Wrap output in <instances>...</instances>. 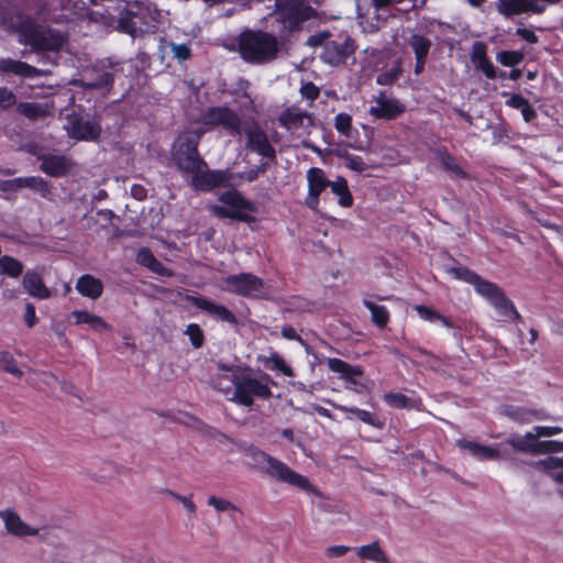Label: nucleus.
Here are the masks:
<instances>
[{
	"label": "nucleus",
	"mask_w": 563,
	"mask_h": 563,
	"mask_svg": "<svg viewBox=\"0 0 563 563\" xmlns=\"http://www.w3.org/2000/svg\"><path fill=\"white\" fill-rule=\"evenodd\" d=\"M416 57H427L431 47V41L419 34H412L408 40Z\"/></svg>",
	"instance_id": "nucleus-42"
},
{
	"label": "nucleus",
	"mask_w": 563,
	"mask_h": 563,
	"mask_svg": "<svg viewBox=\"0 0 563 563\" xmlns=\"http://www.w3.org/2000/svg\"><path fill=\"white\" fill-rule=\"evenodd\" d=\"M166 493L172 497L174 498L175 500L179 501L183 507L187 510L188 515L190 517L195 516L196 515V511H197V507H196V504L194 503L192 500V495H188V496H185V495H180L174 490H166Z\"/></svg>",
	"instance_id": "nucleus-49"
},
{
	"label": "nucleus",
	"mask_w": 563,
	"mask_h": 563,
	"mask_svg": "<svg viewBox=\"0 0 563 563\" xmlns=\"http://www.w3.org/2000/svg\"><path fill=\"white\" fill-rule=\"evenodd\" d=\"M438 161L442 167L455 177L465 178L466 173L459 166L455 158L451 156L445 150H438L435 152Z\"/></svg>",
	"instance_id": "nucleus-38"
},
{
	"label": "nucleus",
	"mask_w": 563,
	"mask_h": 563,
	"mask_svg": "<svg viewBox=\"0 0 563 563\" xmlns=\"http://www.w3.org/2000/svg\"><path fill=\"white\" fill-rule=\"evenodd\" d=\"M0 519L3 522L7 533L13 537H36L40 533L38 528L30 526L29 523L23 521L20 515L14 510H0Z\"/></svg>",
	"instance_id": "nucleus-15"
},
{
	"label": "nucleus",
	"mask_w": 563,
	"mask_h": 563,
	"mask_svg": "<svg viewBox=\"0 0 563 563\" xmlns=\"http://www.w3.org/2000/svg\"><path fill=\"white\" fill-rule=\"evenodd\" d=\"M201 135L202 131L180 135L175 142L173 158L177 167L191 178L192 187L210 190L228 181V173L207 168V164L198 153Z\"/></svg>",
	"instance_id": "nucleus-3"
},
{
	"label": "nucleus",
	"mask_w": 563,
	"mask_h": 563,
	"mask_svg": "<svg viewBox=\"0 0 563 563\" xmlns=\"http://www.w3.org/2000/svg\"><path fill=\"white\" fill-rule=\"evenodd\" d=\"M114 73L108 69L103 64L95 66L92 69L85 71L80 82L84 87L92 89H102L112 86Z\"/></svg>",
	"instance_id": "nucleus-20"
},
{
	"label": "nucleus",
	"mask_w": 563,
	"mask_h": 563,
	"mask_svg": "<svg viewBox=\"0 0 563 563\" xmlns=\"http://www.w3.org/2000/svg\"><path fill=\"white\" fill-rule=\"evenodd\" d=\"M308 181V196L306 205L311 210H316L319 206L320 194L330 186V180L327 178L325 173L318 167H311L307 172Z\"/></svg>",
	"instance_id": "nucleus-16"
},
{
	"label": "nucleus",
	"mask_w": 563,
	"mask_h": 563,
	"mask_svg": "<svg viewBox=\"0 0 563 563\" xmlns=\"http://www.w3.org/2000/svg\"><path fill=\"white\" fill-rule=\"evenodd\" d=\"M368 113L375 119L394 120L406 110V106L396 98H389L384 92H379L373 100Z\"/></svg>",
	"instance_id": "nucleus-14"
},
{
	"label": "nucleus",
	"mask_w": 563,
	"mask_h": 563,
	"mask_svg": "<svg viewBox=\"0 0 563 563\" xmlns=\"http://www.w3.org/2000/svg\"><path fill=\"white\" fill-rule=\"evenodd\" d=\"M219 201L231 208L236 213H241L242 221L247 220V211H254V206L246 200L238 190L224 191L220 195Z\"/></svg>",
	"instance_id": "nucleus-25"
},
{
	"label": "nucleus",
	"mask_w": 563,
	"mask_h": 563,
	"mask_svg": "<svg viewBox=\"0 0 563 563\" xmlns=\"http://www.w3.org/2000/svg\"><path fill=\"white\" fill-rule=\"evenodd\" d=\"M353 52V41L349 36H344L327 41L320 58L327 64L336 66L344 63Z\"/></svg>",
	"instance_id": "nucleus-12"
},
{
	"label": "nucleus",
	"mask_w": 563,
	"mask_h": 563,
	"mask_svg": "<svg viewBox=\"0 0 563 563\" xmlns=\"http://www.w3.org/2000/svg\"><path fill=\"white\" fill-rule=\"evenodd\" d=\"M415 310L417 311L418 316L429 322H440L442 325L446 328H453L452 322L444 316L440 314L435 310L423 306L418 305L415 307Z\"/></svg>",
	"instance_id": "nucleus-41"
},
{
	"label": "nucleus",
	"mask_w": 563,
	"mask_h": 563,
	"mask_svg": "<svg viewBox=\"0 0 563 563\" xmlns=\"http://www.w3.org/2000/svg\"><path fill=\"white\" fill-rule=\"evenodd\" d=\"M351 550L347 545H331L325 549V555L328 558H339L346 554Z\"/></svg>",
	"instance_id": "nucleus-61"
},
{
	"label": "nucleus",
	"mask_w": 563,
	"mask_h": 563,
	"mask_svg": "<svg viewBox=\"0 0 563 563\" xmlns=\"http://www.w3.org/2000/svg\"><path fill=\"white\" fill-rule=\"evenodd\" d=\"M356 377L357 376H351L350 379H346L345 388L355 393H361L364 386L356 380Z\"/></svg>",
	"instance_id": "nucleus-64"
},
{
	"label": "nucleus",
	"mask_w": 563,
	"mask_h": 563,
	"mask_svg": "<svg viewBox=\"0 0 563 563\" xmlns=\"http://www.w3.org/2000/svg\"><path fill=\"white\" fill-rule=\"evenodd\" d=\"M137 262L162 276H172L173 273L165 267L148 250L142 249L137 253Z\"/></svg>",
	"instance_id": "nucleus-34"
},
{
	"label": "nucleus",
	"mask_w": 563,
	"mask_h": 563,
	"mask_svg": "<svg viewBox=\"0 0 563 563\" xmlns=\"http://www.w3.org/2000/svg\"><path fill=\"white\" fill-rule=\"evenodd\" d=\"M185 334L189 336L190 342L194 347L199 349L202 346L205 336H203L202 330L200 329V327L198 324L190 323L187 327Z\"/></svg>",
	"instance_id": "nucleus-50"
},
{
	"label": "nucleus",
	"mask_w": 563,
	"mask_h": 563,
	"mask_svg": "<svg viewBox=\"0 0 563 563\" xmlns=\"http://www.w3.org/2000/svg\"><path fill=\"white\" fill-rule=\"evenodd\" d=\"M243 455L250 467L268 475L277 482L295 486L308 494L319 495L317 488L306 476L295 472L286 463L265 453L261 449L253 445L247 446L243 450Z\"/></svg>",
	"instance_id": "nucleus-4"
},
{
	"label": "nucleus",
	"mask_w": 563,
	"mask_h": 563,
	"mask_svg": "<svg viewBox=\"0 0 563 563\" xmlns=\"http://www.w3.org/2000/svg\"><path fill=\"white\" fill-rule=\"evenodd\" d=\"M401 69L399 63L393 67L391 69L379 74L376 78V82L378 85H391L394 84L398 77L400 76Z\"/></svg>",
	"instance_id": "nucleus-51"
},
{
	"label": "nucleus",
	"mask_w": 563,
	"mask_h": 563,
	"mask_svg": "<svg viewBox=\"0 0 563 563\" xmlns=\"http://www.w3.org/2000/svg\"><path fill=\"white\" fill-rule=\"evenodd\" d=\"M333 407L342 412H350L355 415L361 421L367 423L369 426L380 428L382 423L377 420V418L369 411L356 408V407H346L343 405H335Z\"/></svg>",
	"instance_id": "nucleus-39"
},
{
	"label": "nucleus",
	"mask_w": 563,
	"mask_h": 563,
	"mask_svg": "<svg viewBox=\"0 0 563 563\" xmlns=\"http://www.w3.org/2000/svg\"><path fill=\"white\" fill-rule=\"evenodd\" d=\"M221 287L228 292L244 297L258 298L266 294L264 282L251 273L229 275L222 279Z\"/></svg>",
	"instance_id": "nucleus-8"
},
{
	"label": "nucleus",
	"mask_w": 563,
	"mask_h": 563,
	"mask_svg": "<svg viewBox=\"0 0 563 563\" xmlns=\"http://www.w3.org/2000/svg\"><path fill=\"white\" fill-rule=\"evenodd\" d=\"M500 412L508 419L521 424L531 423L536 420H547L549 418L544 410L527 406L504 405L500 408Z\"/></svg>",
	"instance_id": "nucleus-18"
},
{
	"label": "nucleus",
	"mask_w": 563,
	"mask_h": 563,
	"mask_svg": "<svg viewBox=\"0 0 563 563\" xmlns=\"http://www.w3.org/2000/svg\"><path fill=\"white\" fill-rule=\"evenodd\" d=\"M313 10L300 0H277L271 14V34L246 30L239 35L241 57L252 64H266L274 60L283 48V41L301 30L302 23L313 16Z\"/></svg>",
	"instance_id": "nucleus-1"
},
{
	"label": "nucleus",
	"mask_w": 563,
	"mask_h": 563,
	"mask_svg": "<svg viewBox=\"0 0 563 563\" xmlns=\"http://www.w3.org/2000/svg\"><path fill=\"white\" fill-rule=\"evenodd\" d=\"M16 110L30 120H37L51 113V107L47 103L37 102H21L18 104Z\"/></svg>",
	"instance_id": "nucleus-33"
},
{
	"label": "nucleus",
	"mask_w": 563,
	"mask_h": 563,
	"mask_svg": "<svg viewBox=\"0 0 563 563\" xmlns=\"http://www.w3.org/2000/svg\"><path fill=\"white\" fill-rule=\"evenodd\" d=\"M211 210L218 218H230V219H235V220H242L241 213H236L235 211H233L231 208H229L225 205L213 206L211 208Z\"/></svg>",
	"instance_id": "nucleus-56"
},
{
	"label": "nucleus",
	"mask_w": 563,
	"mask_h": 563,
	"mask_svg": "<svg viewBox=\"0 0 563 563\" xmlns=\"http://www.w3.org/2000/svg\"><path fill=\"white\" fill-rule=\"evenodd\" d=\"M334 128L341 135L349 137L352 131V117L345 112L338 113L334 118Z\"/></svg>",
	"instance_id": "nucleus-48"
},
{
	"label": "nucleus",
	"mask_w": 563,
	"mask_h": 563,
	"mask_svg": "<svg viewBox=\"0 0 563 563\" xmlns=\"http://www.w3.org/2000/svg\"><path fill=\"white\" fill-rule=\"evenodd\" d=\"M470 57L474 67L483 71L487 78L493 79L496 77V68L494 64L487 58V46L485 43L475 42L472 45Z\"/></svg>",
	"instance_id": "nucleus-24"
},
{
	"label": "nucleus",
	"mask_w": 563,
	"mask_h": 563,
	"mask_svg": "<svg viewBox=\"0 0 563 563\" xmlns=\"http://www.w3.org/2000/svg\"><path fill=\"white\" fill-rule=\"evenodd\" d=\"M534 440H537L533 430L523 435L514 434L506 439L505 443L521 453L533 454Z\"/></svg>",
	"instance_id": "nucleus-32"
},
{
	"label": "nucleus",
	"mask_w": 563,
	"mask_h": 563,
	"mask_svg": "<svg viewBox=\"0 0 563 563\" xmlns=\"http://www.w3.org/2000/svg\"><path fill=\"white\" fill-rule=\"evenodd\" d=\"M496 59L504 66L512 67L522 62L523 54L517 51H501L497 53Z\"/></svg>",
	"instance_id": "nucleus-47"
},
{
	"label": "nucleus",
	"mask_w": 563,
	"mask_h": 563,
	"mask_svg": "<svg viewBox=\"0 0 563 563\" xmlns=\"http://www.w3.org/2000/svg\"><path fill=\"white\" fill-rule=\"evenodd\" d=\"M205 125H221L231 135H241V119L239 114L227 107H213L207 109L201 115Z\"/></svg>",
	"instance_id": "nucleus-9"
},
{
	"label": "nucleus",
	"mask_w": 563,
	"mask_h": 563,
	"mask_svg": "<svg viewBox=\"0 0 563 563\" xmlns=\"http://www.w3.org/2000/svg\"><path fill=\"white\" fill-rule=\"evenodd\" d=\"M241 130L246 136V147L249 150L263 157L275 159V148L269 143L266 133L257 124H247Z\"/></svg>",
	"instance_id": "nucleus-13"
},
{
	"label": "nucleus",
	"mask_w": 563,
	"mask_h": 563,
	"mask_svg": "<svg viewBox=\"0 0 563 563\" xmlns=\"http://www.w3.org/2000/svg\"><path fill=\"white\" fill-rule=\"evenodd\" d=\"M210 384L227 400L251 409L255 399L272 397L271 385L274 383L265 373L254 374L249 368L219 365V372L211 377Z\"/></svg>",
	"instance_id": "nucleus-2"
},
{
	"label": "nucleus",
	"mask_w": 563,
	"mask_h": 563,
	"mask_svg": "<svg viewBox=\"0 0 563 563\" xmlns=\"http://www.w3.org/2000/svg\"><path fill=\"white\" fill-rule=\"evenodd\" d=\"M268 167L267 163H262L261 165L250 168L243 173H241L240 177L247 180L253 181L260 177V175L264 174Z\"/></svg>",
	"instance_id": "nucleus-57"
},
{
	"label": "nucleus",
	"mask_w": 563,
	"mask_h": 563,
	"mask_svg": "<svg viewBox=\"0 0 563 563\" xmlns=\"http://www.w3.org/2000/svg\"><path fill=\"white\" fill-rule=\"evenodd\" d=\"M75 324H88L95 331H111L112 328L101 317L87 310H74L70 312Z\"/></svg>",
	"instance_id": "nucleus-29"
},
{
	"label": "nucleus",
	"mask_w": 563,
	"mask_h": 563,
	"mask_svg": "<svg viewBox=\"0 0 563 563\" xmlns=\"http://www.w3.org/2000/svg\"><path fill=\"white\" fill-rule=\"evenodd\" d=\"M356 554L363 560H369L376 563H387L388 559L377 541L362 545L356 549Z\"/></svg>",
	"instance_id": "nucleus-35"
},
{
	"label": "nucleus",
	"mask_w": 563,
	"mask_h": 563,
	"mask_svg": "<svg viewBox=\"0 0 563 563\" xmlns=\"http://www.w3.org/2000/svg\"><path fill=\"white\" fill-rule=\"evenodd\" d=\"M169 47L173 53V56L180 62L186 60L190 57V48L187 44L170 43Z\"/></svg>",
	"instance_id": "nucleus-55"
},
{
	"label": "nucleus",
	"mask_w": 563,
	"mask_h": 563,
	"mask_svg": "<svg viewBox=\"0 0 563 563\" xmlns=\"http://www.w3.org/2000/svg\"><path fill=\"white\" fill-rule=\"evenodd\" d=\"M278 121L282 126L294 133L306 131L312 123L310 114L297 106L288 107L282 111Z\"/></svg>",
	"instance_id": "nucleus-17"
},
{
	"label": "nucleus",
	"mask_w": 563,
	"mask_h": 563,
	"mask_svg": "<svg viewBox=\"0 0 563 563\" xmlns=\"http://www.w3.org/2000/svg\"><path fill=\"white\" fill-rule=\"evenodd\" d=\"M22 286L24 290L34 298L47 299L51 297V290L44 285L41 276L33 271H27L24 274Z\"/></svg>",
	"instance_id": "nucleus-27"
},
{
	"label": "nucleus",
	"mask_w": 563,
	"mask_h": 563,
	"mask_svg": "<svg viewBox=\"0 0 563 563\" xmlns=\"http://www.w3.org/2000/svg\"><path fill=\"white\" fill-rule=\"evenodd\" d=\"M0 369L15 376L22 377L23 372L18 367L16 361L11 353L0 351Z\"/></svg>",
	"instance_id": "nucleus-44"
},
{
	"label": "nucleus",
	"mask_w": 563,
	"mask_h": 563,
	"mask_svg": "<svg viewBox=\"0 0 563 563\" xmlns=\"http://www.w3.org/2000/svg\"><path fill=\"white\" fill-rule=\"evenodd\" d=\"M363 305L371 311V319L377 327H386L389 321V312L385 306L375 303L368 297L363 299Z\"/></svg>",
	"instance_id": "nucleus-36"
},
{
	"label": "nucleus",
	"mask_w": 563,
	"mask_h": 563,
	"mask_svg": "<svg viewBox=\"0 0 563 563\" xmlns=\"http://www.w3.org/2000/svg\"><path fill=\"white\" fill-rule=\"evenodd\" d=\"M451 273L455 278L473 285L475 291L485 298L501 317L508 320L520 318L512 302L496 284L482 278L475 272L462 266L451 268Z\"/></svg>",
	"instance_id": "nucleus-5"
},
{
	"label": "nucleus",
	"mask_w": 563,
	"mask_h": 563,
	"mask_svg": "<svg viewBox=\"0 0 563 563\" xmlns=\"http://www.w3.org/2000/svg\"><path fill=\"white\" fill-rule=\"evenodd\" d=\"M23 272V265L16 258L4 255L0 258V275H8L12 278L19 277Z\"/></svg>",
	"instance_id": "nucleus-40"
},
{
	"label": "nucleus",
	"mask_w": 563,
	"mask_h": 563,
	"mask_svg": "<svg viewBox=\"0 0 563 563\" xmlns=\"http://www.w3.org/2000/svg\"><path fill=\"white\" fill-rule=\"evenodd\" d=\"M563 452V442L560 441H538L534 440L533 454L559 453Z\"/></svg>",
	"instance_id": "nucleus-46"
},
{
	"label": "nucleus",
	"mask_w": 563,
	"mask_h": 563,
	"mask_svg": "<svg viewBox=\"0 0 563 563\" xmlns=\"http://www.w3.org/2000/svg\"><path fill=\"white\" fill-rule=\"evenodd\" d=\"M331 191L339 197V205L347 208L353 205V197L350 192L347 181L343 177H338L336 180L331 181Z\"/></svg>",
	"instance_id": "nucleus-37"
},
{
	"label": "nucleus",
	"mask_w": 563,
	"mask_h": 563,
	"mask_svg": "<svg viewBox=\"0 0 563 563\" xmlns=\"http://www.w3.org/2000/svg\"><path fill=\"white\" fill-rule=\"evenodd\" d=\"M0 73L12 74L22 78H36L45 75V71L18 59L0 58Z\"/></svg>",
	"instance_id": "nucleus-21"
},
{
	"label": "nucleus",
	"mask_w": 563,
	"mask_h": 563,
	"mask_svg": "<svg viewBox=\"0 0 563 563\" xmlns=\"http://www.w3.org/2000/svg\"><path fill=\"white\" fill-rule=\"evenodd\" d=\"M64 129L69 137L87 142L97 141L101 133V126L96 120L84 119L76 113L66 115Z\"/></svg>",
	"instance_id": "nucleus-10"
},
{
	"label": "nucleus",
	"mask_w": 563,
	"mask_h": 563,
	"mask_svg": "<svg viewBox=\"0 0 563 563\" xmlns=\"http://www.w3.org/2000/svg\"><path fill=\"white\" fill-rule=\"evenodd\" d=\"M265 366L272 371H279L286 376H294V372L290 366H288L284 358L277 353H273L266 358Z\"/></svg>",
	"instance_id": "nucleus-45"
},
{
	"label": "nucleus",
	"mask_w": 563,
	"mask_h": 563,
	"mask_svg": "<svg viewBox=\"0 0 563 563\" xmlns=\"http://www.w3.org/2000/svg\"><path fill=\"white\" fill-rule=\"evenodd\" d=\"M76 290L81 296L96 300L103 292V283L92 275L85 274L78 278Z\"/></svg>",
	"instance_id": "nucleus-28"
},
{
	"label": "nucleus",
	"mask_w": 563,
	"mask_h": 563,
	"mask_svg": "<svg viewBox=\"0 0 563 563\" xmlns=\"http://www.w3.org/2000/svg\"><path fill=\"white\" fill-rule=\"evenodd\" d=\"M11 184L13 188H31L38 192L44 198H48L52 194L48 183L42 177H19L13 179Z\"/></svg>",
	"instance_id": "nucleus-30"
},
{
	"label": "nucleus",
	"mask_w": 563,
	"mask_h": 563,
	"mask_svg": "<svg viewBox=\"0 0 563 563\" xmlns=\"http://www.w3.org/2000/svg\"><path fill=\"white\" fill-rule=\"evenodd\" d=\"M534 468L551 477L554 482L563 484V455H551L534 463Z\"/></svg>",
	"instance_id": "nucleus-26"
},
{
	"label": "nucleus",
	"mask_w": 563,
	"mask_h": 563,
	"mask_svg": "<svg viewBox=\"0 0 563 563\" xmlns=\"http://www.w3.org/2000/svg\"><path fill=\"white\" fill-rule=\"evenodd\" d=\"M15 96L14 93L7 89V88H2L0 89V108L1 109H7V108H10L11 106H13L15 103Z\"/></svg>",
	"instance_id": "nucleus-59"
},
{
	"label": "nucleus",
	"mask_w": 563,
	"mask_h": 563,
	"mask_svg": "<svg viewBox=\"0 0 563 563\" xmlns=\"http://www.w3.org/2000/svg\"><path fill=\"white\" fill-rule=\"evenodd\" d=\"M207 505L212 507L217 512H241V509L231 500L216 495H210L207 498Z\"/></svg>",
	"instance_id": "nucleus-43"
},
{
	"label": "nucleus",
	"mask_w": 563,
	"mask_h": 563,
	"mask_svg": "<svg viewBox=\"0 0 563 563\" xmlns=\"http://www.w3.org/2000/svg\"><path fill=\"white\" fill-rule=\"evenodd\" d=\"M527 102L528 100L523 98L521 95L515 93L506 101V104L521 110L527 104Z\"/></svg>",
	"instance_id": "nucleus-62"
},
{
	"label": "nucleus",
	"mask_w": 563,
	"mask_h": 563,
	"mask_svg": "<svg viewBox=\"0 0 563 563\" xmlns=\"http://www.w3.org/2000/svg\"><path fill=\"white\" fill-rule=\"evenodd\" d=\"M344 166L351 170L362 173L367 169V164L357 155H346Z\"/></svg>",
	"instance_id": "nucleus-53"
},
{
	"label": "nucleus",
	"mask_w": 563,
	"mask_h": 563,
	"mask_svg": "<svg viewBox=\"0 0 563 563\" xmlns=\"http://www.w3.org/2000/svg\"><path fill=\"white\" fill-rule=\"evenodd\" d=\"M516 34L529 43L538 42V36L531 30L520 27V29H517Z\"/></svg>",
	"instance_id": "nucleus-63"
},
{
	"label": "nucleus",
	"mask_w": 563,
	"mask_h": 563,
	"mask_svg": "<svg viewBox=\"0 0 563 563\" xmlns=\"http://www.w3.org/2000/svg\"><path fill=\"white\" fill-rule=\"evenodd\" d=\"M161 13L151 3H133L119 13L118 27L131 36L154 33L159 26Z\"/></svg>",
	"instance_id": "nucleus-6"
},
{
	"label": "nucleus",
	"mask_w": 563,
	"mask_h": 563,
	"mask_svg": "<svg viewBox=\"0 0 563 563\" xmlns=\"http://www.w3.org/2000/svg\"><path fill=\"white\" fill-rule=\"evenodd\" d=\"M560 0H498L497 11L505 15H518L522 13H542L549 4L558 3Z\"/></svg>",
	"instance_id": "nucleus-11"
},
{
	"label": "nucleus",
	"mask_w": 563,
	"mask_h": 563,
	"mask_svg": "<svg viewBox=\"0 0 563 563\" xmlns=\"http://www.w3.org/2000/svg\"><path fill=\"white\" fill-rule=\"evenodd\" d=\"M327 365L330 371L338 373L340 378L344 382L350 379L351 376H362L363 369L360 366L351 365L341 358L331 357L327 360Z\"/></svg>",
	"instance_id": "nucleus-31"
},
{
	"label": "nucleus",
	"mask_w": 563,
	"mask_h": 563,
	"mask_svg": "<svg viewBox=\"0 0 563 563\" xmlns=\"http://www.w3.org/2000/svg\"><path fill=\"white\" fill-rule=\"evenodd\" d=\"M384 401L394 408H405L409 404V399L400 393H389L384 395Z\"/></svg>",
	"instance_id": "nucleus-52"
},
{
	"label": "nucleus",
	"mask_w": 563,
	"mask_h": 563,
	"mask_svg": "<svg viewBox=\"0 0 563 563\" xmlns=\"http://www.w3.org/2000/svg\"><path fill=\"white\" fill-rule=\"evenodd\" d=\"M456 445L462 450H466L478 461H496L503 457V452L498 448L483 445L474 441L460 439L456 441Z\"/></svg>",
	"instance_id": "nucleus-22"
},
{
	"label": "nucleus",
	"mask_w": 563,
	"mask_h": 563,
	"mask_svg": "<svg viewBox=\"0 0 563 563\" xmlns=\"http://www.w3.org/2000/svg\"><path fill=\"white\" fill-rule=\"evenodd\" d=\"M300 93L303 98L313 101L319 97L320 90L312 82H305L300 88Z\"/></svg>",
	"instance_id": "nucleus-58"
},
{
	"label": "nucleus",
	"mask_w": 563,
	"mask_h": 563,
	"mask_svg": "<svg viewBox=\"0 0 563 563\" xmlns=\"http://www.w3.org/2000/svg\"><path fill=\"white\" fill-rule=\"evenodd\" d=\"M533 432H534L537 440H539L540 438H550V437L560 434L561 432H563V428L558 427V426H553V427L537 426L533 428Z\"/></svg>",
	"instance_id": "nucleus-54"
},
{
	"label": "nucleus",
	"mask_w": 563,
	"mask_h": 563,
	"mask_svg": "<svg viewBox=\"0 0 563 563\" xmlns=\"http://www.w3.org/2000/svg\"><path fill=\"white\" fill-rule=\"evenodd\" d=\"M23 318L29 328H33L36 324L37 318L35 313V307L33 303L27 302L25 305V312Z\"/></svg>",
	"instance_id": "nucleus-60"
},
{
	"label": "nucleus",
	"mask_w": 563,
	"mask_h": 563,
	"mask_svg": "<svg viewBox=\"0 0 563 563\" xmlns=\"http://www.w3.org/2000/svg\"><path fill=\"white\" fill-rule=\"evenodd\" d=\"M38 161L41 162L40 169L52 176L62 177L67 175L73 168V162L65 155H40Z\"/></svg>",
	"instance_id": "nucleus-19"
},
{
	"label": "nucleus",
	"mask_w": 563,
	"mask_h": 563,
	"mask_svg": "<svg viewBox=\"0 0 563 563\" xmlns=\"http://www.w3.org/2000/svg\"><path fill=\"white\" fill-rule=\"evenodd\" d=\"M19 42L33 51H57L64 45V36L49 27L24 20L18 27Z\"/></svg>",
	"instance_id": "nucleus-7"
},
{
	"label": "nucleus",
	"mask_w": 563,
	"mask_h": 563,
	"mask_svg": "<svg viewBox=\"0 0 563 563\" xmlns=\"http://www.w3.org/2000/svg\"><path fill=\"white\" fill-rule=\"evenodd\" d=\"M190 301L192 302V305L196 308L208 312L210 316H212L221 321H224V322H228L231 324L236 323L235 316L227 307H224L222 305H218V303H216L207 298H203V297H191Z\"/></svg>",
	"instance_id": "nucleus-23"
}]
</instances>
